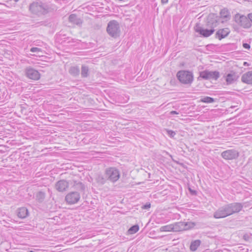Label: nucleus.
Wrapping results in <instances>:
<instances>
[{
    "mask_svg": "<svg viewBox=\"0 0 252 252\" xmlns=\"http://www.w3.org/2000/svg\"><path fill=\"white\" fill-rule=\"evenodd\" d=\"M177 77L179 81L184 85H190L193 81L192 72L188 70L179 71L177 73Z\"/></svg>",
    "mask_w": 252,
    "mask_h": 252,
    "instance_id": "obj_1",
    "label": "nucleus"
},
{
    "mask_svg": "<svg viewBox=\"0 0 252 252\" xmlns=\"http://www.w3.org/2000/svg\"><path fill=\"white\" fill-rule=\"evenodd\" d=\"M106 30L108 33L113 37L116 38L120 35V27L117 21H110L107 25Z\"/></svg>",
    "mask_w": 252,
    "mask_h": 252,
    "instance_id": "obj_2",
    "label": "nucleus"
},
{
    "mask_svg": "<svg viewBox=\"0 0 252 252\" xmlns=\"http://www.w3.org/2000/svg\"><path fill=\"white\" fill-rule=\"evenodd\" d=\"M105 178L112 182H116L120 177V173L118 169L115 167H109L105 169Z\"/></svg>",
    "mask_w": 252,
    "mask_h": 252,
    "instance_id": "obj_3",
    "label": "nucleus"
},
{
    "mask_svg": "<svg viewBox=\"0 0 252 252\" xmlns=\"http://www.w3.org/2000/svg\"><path fill=\"white\" fill-rule=\"evenodd\" d=\"M235 21L239 26L244 29L249 28L252 25L251 20L249 19V14L248 15V17L236 14L235 16Z\"/></svg>",
    "mask_w": 252,
    "mask_h": 252,
    "instance_id": "obj_4",
    "label": "nucleus"
},
{
    "mask_svg": "<svg viewBox=\"0 0 252 252\" xmlns=\"http://www.w3.org/2000/svg\"><path fill=\"white\" fill-rule=\"evenodd\" d=\"M224 22V20H221V18H219V16L214 13L210 14L207 19V26L213 29L219 25L220 23H223Z\"/></svg>",
    "mask_w": 252,
    "mask_h": 252,
    "instance_id": "obj_5",
    "label": "nucleus"
},
{
    "mask_svg": "<svg viewBox=\"0 0 252 252\" xmlns=\"http://www.w3.org/2000/svg\"><path fill=\"white\" fill-rule=\"evenodd\" d=\"M199 77L205 80H217L220 77V72L218 71L205 70L199 72Z\"/></svg>",
    "mask_w": 252,
    "mask_h": 252,
    "instance_id": "obj_6",
    "label": "nucleus"
},
{
    "mask_svg": "<svg viewBox=\"0 0 252 252\" xmlns=\"http://www.w3.org/2000/svg\"><path fill=\"white\" fill-rule=\"evenodd\" d=\"M30 10L36 15L43 14L45 12V9L41 2H34L30 5Z\"/></svg>",
    "mask_w": 252,
    "mask_h": 252,
    "instance_id": "obj_7",
    "label": "nucleus"
},
{
    "mask_svg": "<svg viewBox=\"0 0 252 252\" xmlns=\"http://www.w3.org/2000/svg\"><path fill=\"white\" fill-rule=\"evenodd\" d=\"M214 217L216 219L224 218L230 216L227 204L219 208L214 213Z\"/></svg>",
    "mask_w": 252,
    "mask_h": 252,
    "instance_id": "obj_8",
    "label": "nucleus"
},
{
    "mask_svg": "<svg viewBox=\"0 0 252 252\" xmlns=\"http://www.w3.org/2000/svg\"><path fill=\"white\" fill-rule=\"evenodd\" d=\"M194 30L196 32L199 33L201 36L207 37L212 35L215 30L210 28V29H206L200 26V24L197 23L194 27Z\"/></svg>",
    "mask_w": 252,
    "mask_h": 252,
    "instance_id": "obj_9",
    "label": "nucleus"
},
{
    "mask_svg": "<svg viewBox=\"0 0 252 252\" xmlns=\"http://www.w3.org/2000/svg\"><path fill=\"white\" fill-rule=\"evenodd\" d=\"M239 152L235 149L226 150L221 154V156L226 160L236 159L239 157Z\"/></svg>",
    "mask_w": 252,
    "mask_h": 252,
    "instance_id": "obj_10",
    "label": "nucleus"
},
{
    "mask_svg": "<svg viewBox=\"0 0 252 252\" xmlns=\"http://www.w3.org/2000/svg\"><path fill=\"white\" fill-rule=\"evenodd\" d=\"M80 198V194L77 191H74L68 193L65 199L68 204H73L78 202Z\"/></svg>",
    "mask_w": 252,
    "mask_h": 252,
    "instance_id": "obj_11",
    "label": "nucleus"
},
{
    "mask_svg": "<svg viewBox=\"0 0 252 252\" xmlns=\"http://www.w3.org/2000/svg\"><path fill=\"white\" fill-rule=\"evenodd\" d=\"M227 205L230 215L239 213L243 208V204L238 202L228 204Z\"/></svg>",
    "mask_w": 252,
    "mask_h": 252,
    "instance_id": "obj_12",
    "label": "nucleus"
},
{
    "mask_svg": "<svg viewBox=\"0 0 252 252\" xmlns=\"http://www.w3.org/2000/svg\"><path fill=\"white\" fill-rule=\"evenodd\" d=\"M26 76L31 79L37 80L40 78V74L38 71L32 67H28L26 68Z\"/></svg>",
    "mask_w": 252,
    "mask_h": 252,
    "instance_id": "obj_13",
    "label": "nucleus"
},
{
    "mask_svg": "<svg viewBox=\"0 0 252 252\" xmlns=\"http://www.w3.org/2000/svg\"><path fill=\"white\" fill-rule=\"evenodd\" d=\"M69 186L68 182L64 180H61L57 182L55 185L56 189L60 192L65 191Z\"/></svg>",
    "mask_w": 252,
    "mask_h": 252,
    "instance_id": "obj_14",
    "label": "nucleus"
},
{
    "mask_svg": "<svg viewBox=\"0 0 252 252\" xmlns=\"http://www.w3.org/2000/svg\"><path fill=\"white\" fill-rule=\"evenodd\" d=\"M230 33L228 28H224L218 30L216 33V37L219 40L226 37Z\"/></svg>",
    "mask_w": 252,
    "mask_h": 252,
    "instance_id": "obj_15",
    "label": "nucleus"
},
{
    "mask_svg": "<svg viewBox=\"0 0 252 252\" xmlns=\"http://www.w3.org/2000/svg\"><path fill=\"white\" fill-rule=\"evenodd\" d=\"M238 78V76L236 73L231 71L230 73L227 74L226 76V81L227 84H231L236 81Z\"/></svg>",
    "mask_w": 252,
    "mask_h": 252,
    "instance_id": "obj_16",
    "label": "nucleus"
},
{
    "mask_svg": "<svg viewBox=\"0 0 252 252\" xmlns=\"http://www.w3.org/2000/svg\"><path fill=\"white\" fill-rule=\"evenodd\" d=\"M241 81L247 84H252V71H249L242 76Z\"/></svg>",
    "mask_w": 252,
    "mask_h": 252,
    "instance_id": "obj_17",
    "label": "nucleus"
},
{
    "mask_svg": "<svg viewBox=\"0 0 252 252\" xmlns=\"http://www.w3.org/2000/svg\"><path fill=\"white\" fill-rule=\"evenodd\" d=\"M68 20L70 23L76 25L80 26L82 24V20L78 18L77 16L74 14H72L69 16Z\"/></svg>",
    "mask_w": 252,
    "mask_h": 252,
    "instance_id": "obj_18",
    "label": "nucleus"
},
{
    "mask_svg": "<svg viewBox=\"0 0 252 252\" xmlns=\"http://www.w3.org/2000/svg\"><path fill=\"white\" fill-rule=\"evenodd\" d=\"M172 224L173 231L178 232L185 230L184 222L179 221Z\"/></svg>",
    "mask_w": 252,
    "mask_h": 252,
    "instance_id": "obj_19",
    "label": "nucleus"
},
{
    "mask_svg": "<svg viewBox=\"0 0 252 252\" xmlns=\"http://www.w3.org/2000/svg\"><path fill=\"white\" fill-rule=\"evenodd\" d=\"M220 14L219 18H221V20H224V22L229 19L230 17L229 11L225 8L220 11Z\"/></svg>",
    "mask_w": 252,
    "mask_h": 252,
    "instance_id": "obj_20",
    "label": "nucleus"
},
{
    "mask_svg": "<svg viewBox=\"0 0 252 252\" xmlns=\"http://www.w3.org/2000/svg\"><path fill=\"white\" fill-rule=\"evenodd\" d=\"M46 193L43 191H39L37 192L35 195L36 200L41 203L43 202L45 198Z\"/></svg>",
    "mask_w": 252,
    "mask_h": 252,
    "instance_id": "obj_21",
    "label": "nucleus"
},
{
    "mask_svg": "<svg viewBox=\"0 0 252 252\" xmlns=\"http://www.w3.org/2000/svg\"><path fill=\"white\" fill-rule=\"evenodd\" d=\"M28 210L26 207H22L19 209L18 216L22 219L25 218L28 215Z\"/></svg>",
    "mask_w": 252,
    "mask_h": 252,
    "instance_id": "obj_22",
    "label": "nucleus"
},
{
    "mask_svg": "<svg viewBox=\"0 0 252 252\" xmlns=\"http://www.w3.org/2000/svg\"><path fill=\"white\" fill-rule=\"evenodd\" d=\"M201 241L199 240H196L192 242L190 245V249L191 251H195L200 246Z\"/></svg>",
    "mask_w": 252,
    "mask_h": 252,
    "instance_id": "obj_23",
    "label": "nucleus"
},
{
    "mask_svg": "<svg viewBox=\"0 0 252 252\" xmlns=\"http://www.w3.org/2000/svg\"><path fill=\"white\" fill-rule=\"evenodd\" d=\"M70 74L74 76H77L80 73V69L78 66H72L69 70Z\"/></svg>",
    "mask_w": 252,
    "mask_h": 252,
    "instance_id": "obj_24",
    "label": "nucleus"
},
{
    "mask_svg": "<svg viewBox=\"0 0 252 252\" xmlns=\"http://www.w3.org/2000/svg\"><path fill=\"white\" fill-rule=\"evenodd\" d=\"M73 186L76 189L83 191L85 189V186L80 182L74 181Z\"/></svg>",
    "mask_w": 252,
    "mask_h": 252,
    "instance_id": "obj_25",
    "label": "nucleus"
},
{
    "mask_svg": "<svg viewBox=\"0 0 252 252\" xmlns=\"http://www.w3.org/2000/svg\"><path fill=\"white\" fill-rule=\"evenodd\" d=\"M89 68L88 66L83 65L81 67V76L82 77H87L89 74Z\"/></svg>",
    "mask_w": 252,
    "mask_h": 252,
    "instance_id": "obj_26",
    "label": "nucleus"
},
{
    "mask_svg": "<svg viewBox=\"0 0 252 252\" xmlns=\"http://www.w3.org/2000/svg\"><path fill=\"white\" fill-rule=\"evenodd\" d=\"M160 231H173V224H169L161 226L160 228Z\"/></svg>",
    "mask_w": 252,
    "mask_h": 252,
    "instance_id": "obj_27",
    "label": "nucleus"
},
{
    "mask_svg": "<svg viewBox=\"0 0 252 252\" xmlns=\"http://www.w3.org/2000/svg\"><path fill=\"white\" fill-rule=\"evenodd\" d=\"M139 230V226L137 224L134 225L130 227L128 230V232L130 234H133L136 233Z\"/></svg>",
    "mask_w": 252,
    "mask_h": 252,
    "instance_id": "obj_28",
    "label": "nucleus"
},
{
    "mask_svg": "<svg viewBox=\"0 0 252 252\" xmlns=\"http://www.w3.org/2000/svg\"><path fill=\"white\" fill-rule=\"evenodd\" d=\"M200 101L204 103H211L214 102L215 99L210 96H205L201 99Z\"/></svg>",
    "mask_w": 252,
    "mask_h": 252,
    "instance_id": "obj_29",
    "label": "nucleus"
},
{
    "mask_svg": "<svg viewBox=\"0 0 252 252\" xmlns=\"http://www.w3.org/2000/svg\"><path fill=\"white\" fill-rule=\"evenodd\" d=\"M195 225L194 222H184V227L185 230H188L189 229L193 228Z\"/></svg>",
    "mask_w": 252,
    "mask_h": 252,
    "instance_id": "obj_30",
    "label": "nucleus"
},
{
    "mask_svg": "<svg viewBox=\"0 0 252 252\" xmlns=\"http://www.w3.org/2000/svg\"><path fill=\"white\" fill-rule=\"evenodd\" d=\"M167 134L170 137H173L175 134L176 133L175 131L172 130H167Z\"/></svg>",
    "mask_w": 252,
    "mask_h": 252,
    "instance_id": "obj_31",
    "label": "nucleus"
},
{
    "mask_svg": "<svg viewBox=\"0 0 252 252\" xmlns=\"http://www.w3.org/2000/svg\"><path fill=\"white\" fill-rule=\"evenodd\" d=\"M30 51L32 52H39L41 51V49L37 47H32L30 49Z\"/></svg>",
    "mask_w": 252,
    "mask_h": 252,
    "instance_id": "obj_32",
    "label": "nucleus"
},
{
    "mask_svg": "<svg viewBox=\"0 0 252 252\" xmlns=\"http://www.w3.org/2000/svg\"><path fill=\"white\" fill-rule=\"evenodd\" d=\"M151 207L150 203H146L145 205H143L142 207L143 209H148L150 208Z\"/></svg>",
    "mask_w": 252,
    "mask_h": 252,
    "instance_id": "obj_33",
    "label": "nucleus"
},
{
    "mask_svg": "<svg viewBox=\"0 0 252 252\" xmlns=\"http://www.w3.org/2000/svg\"><path fill=\"white\" fill-rule=\"evenodd\" d=\"M243 46L245 49H249L250 48V44L247 43H243Z\"/></svg>",
    "mask_w": 252,
    "mask_h": 252,
    "instance_id": "obj_34",
    "label": "nucleus"
},
{
    "mask_svg": "<svg viewBox=\"0 0 252 252\" xmlns=\"http://www.w3.org/2000/svg\"><path fill=\"white\" fill-rule=\"evenodd\" d=\"M170 114H171V115L178 114V113L176 111H172L170 112Z\"/></svg>",
    "mask_w": 252,
    "mask_h": 252,
    "instance_id": "obj_35",
    "label": "nucleus"
},
{
    "mask_svg": "<svg viewBox=\"0 0 252 252\" xmlns=\"http://www.w3.org/2000/svg\"><path fill=\"white\" fill-rule=\"evenodd\" d=\"M168 0H161V2L162 4H165L168 2Z\"/></svg>",
    "mask_w": 252,
    "mask_h": 252,
    "instance_id": "obj_36",
    "label": "nucleus"
},
{
    "mask_svg": "<svg viewBox=\"0 0 252 252\" xmlns=\"http://www.w3.org/2000/svg\"><path fill=\"white\" fill-rule=\"evenodd\" d=\"M249 19L251 20V24L252 23V13L249 14Z\"/></svg>",
    "mask_w": 252,
    "mask_h": 252,
    "instance_id": "obj_37",
    "label": "nucleus"
},
{
    "mask_svg": "<svg viewBox=\"0 0 252 252\" xmlns=\"http://www.w3.org/2000/svg\"><path fill=\"white\" fill-rule=\"evenodd\" d=\"M28 252H34V251H29Z\"/></svg>",
    "mask_w": 252,
    "mask_h": 252,
    "instance_id": "obj_38",
    "label": "nucleus"
},
{
    "mask_svg": "<svg viewBox=\"0 0 252 252\" xmlns=\"http://www.w3.org/2000/svg\"><path fill=\"white\" fill-rule=\"evenodd\" d=\"M176 252H181L180 251H177Z\"/></svg>",
    "mask_w": 252,
    "mask_h": 252,
    "instance_id": "obj_39",
    "label": "nucleus"
}]
</instances>
